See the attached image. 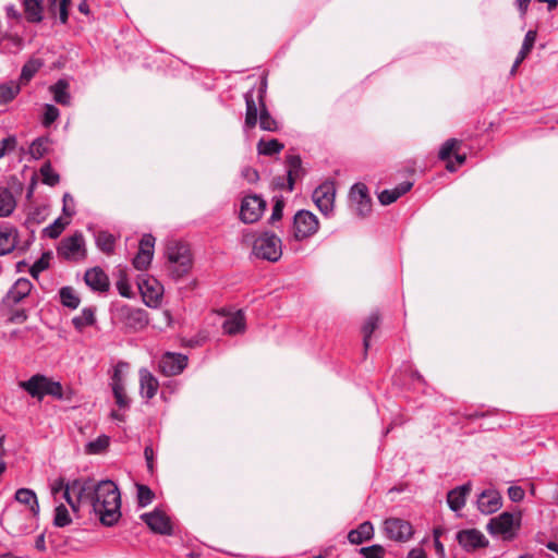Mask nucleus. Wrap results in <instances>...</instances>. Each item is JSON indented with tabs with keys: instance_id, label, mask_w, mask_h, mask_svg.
Returning a JSON list of instances; mask_svg holds the SVG:
<instances>
[{
	"instance_id": "obj_1",
	"label": "nucleus",
	"mask_w": 558,
	"mask_h": 558,
	"mask_svg": "<svg viewBox=\"0 0 558 558\" xmlns=\"http://www.w3.org/2000/svg\"><path fill=\"white\" fill-rule=\"evenodd\" d=\"M63 498L74 512L78 511L80 504H88L106 526L114 525L121 518L120 490L110 480L98 483L90 478L74 480L66 484Z\"/></svg>"
},
{
	"instance_id": "obj_2",
	"label": "nucleus",
	"mask_w": 558,
	"mask_h": 558,
	"mask_svg": "<svg viewBox=\"0 0 558 558\" xmlns=\"http://www.w3.org/2000/svg\"><path fill=\"white\" fill-rule=\"evenodd\" d=\"M168 268L173 278H181L192 267V256L187 244L179 241H170L166 247Z\"/></svg>"
},
{
	"instance_id": "obj_3",
	"label": "nucleus",
	"mask_w": 558,
	"mask_h": 558,
	"mask_svg": "<svg viewBox=\"0 0 558 558\" xmlns=\"http://www.w3.org/2000/svg\"><path fill=\"white\" fill-rule=\"evenodd\" d=\"M253 253L258 258L275 263L282 255L281 239L274 233L265 232L254 241Z\"/></svg>"
},
{
	"instance_id": "obj_4",
	"label": "nucleus",
	"mask_w": 558,
	"mask_h": 558,
	"mask_svg": "<svg viewBox=\"0 0 558 558\" xmlns=\"http://www.w3.org/2000/svg\"><path fill=\"white\" fill-rule=\"evenodd\" d=\"M86 253L85 239L81 232L63 238L57 247L58 256L69 262L83 260Z\"/></svg>"
},
{
	"instance_id": "obj_5",
	"label": "nucleus",
	"mask_w": 558,
	"mask_h": 558,
	"mask_svg": "<svg viewBox=\"0 0 558 558\" xmlns=\"http://www.w3.org/2000/svg\"><path fill=\"white\" fill-rule=\"evenodd\" d=\"M521 514L514 515L508 511L489 520L487 530L493 535H501L504 539L513 538L515 531L519 530Z\"/></svg>"
},
{
	"instance_id": "obj_6",
	"label": "nucleus",
	"mask_w": 558,
	"mask_h": 558,
	"mask_svg": "<svg viewBox=\"0 0 558 558\" xmlns=\"http://www.w3.org/2000/svg\"><path fill=\"white\" fill-rule=\"evenodd\" d=\"M117 319L128 329L140 331L148 325V313L144 308L121 305L116 312Z\"/></svg>"
},
{
	"instance_id": "obj_7",
	"label": "nucleus",
	"mask_w": 558,
	"mask_h": 558,
	"mask_svg": "<svg viewBox=\"0 0 558 558\" xmlns=\"http://www.w3.org/2000/svg\"><path fill=\"white\" fill-rule=\"evenodd\" d=\"M319 228L317 217L308 210H299L293 218V236L302 241L314 235Z\"/></svg>"
},
{
	"instance_id": "obj_8",
	"label": "nucleus",
	"mask_w": 558,
	"mask_h": 558,
	"mask_svg": "<svg viewBox=\"0 0 558 558\" xmlns=\"http://www.w3.org/2000/svg\"><path fill=\"white\" fill-rule=\"evenodd\" d=\"M266 209V202L259 195H246L243 197L240 207V219L244 223L258 221Z\"/></svg>"
},
{
	"instance_id": "obj_9",
	"label": "nucleus",
	"mask_w": 558,
	"mask_h": 558,
	"mask_svg": "<svg viewBox=\"0 0 558 558\" xmlns=\"http://www.w3.org/2000/svg\"><path fill=\"white\" fill-rule=\"evenodd\" d=\"M335 196L336 187L333 182L325 181L314 190L312 198L320 213L329 216L333 211Z\"/></svg>"
},
{
	"instance_id": "obj_10",
	"label": "nucleus",
	"mask_w": 558,
	"mask_h": 558,
	"mask_svg": "<svg viewBox=\"0 0 558 558\" xmlns=\"http://www.w3.org/2000/svg\"><path fill=\"white\" fill-rule=\"evenodd\" d=\"M384 531L388 538L397 542H407L413 535V529L410 522L398 518L385 520Z\"/></svg>"
},
{
	"instance_id": "obj_11",
	"label": "nucleus",
	"mask_w": 558,
	"mask_h": 558,
	"mask_svg": "<svg viewBox=\"0 0 558 558\" xmlns=\"http://www.w3.org/2000/svg\"><path fill=\"white\" fill-rule=\"evenodd\" d=\"M459 545L466 551H474L488 545V539L476 529L461 530L456 534Z\"/></svg>"
},
{
	"instance_id": "obj_12",
	"label": "nucleus",
	"mask_w": 558,
	"mask_h": 558,
	"mask_svg": "<svg viewBox=\"0 0 558 558\" xmlns=\"http://www.w3.org/2000/svg\"><path fill=\"white\" fill-rule=\"evenodd\" d=\"M187 366V356L181 353L166 352L159 362V369L165 376H177Z\"/></svg>"
},
{
	"instance_id": "obj_13",
	"label": "nucleus",
	"mask_w": 558,
	"mask_h": 558,
	"mask_svg": "<svg viewBox=\"0 0 558 558\" xmlns=\"http://www.w3.org/2000/svg\"><path fill=\"white\" fill-rule=\"evenodd\" d=\"M350 199L355 204V213L361 217L367 216L372 210V199L364 183H355L350 191Z\"/></svg>"
},
{
	"instance_id": "obj_14",
	"label": "nucleus",
	"mask_w": 558,
	"mask_h": 558,
	"mask_svg": "<svg viewBox=\"0 0 558 558\" xmlns=\"http://www.w3.org/2000/svg\"><path fill=\"white\" fill-rule=\"evenodd\" d=\"M155 238L151 234H144L140 241L138 252L133 258V266L137 270H145L151 263L154 255Z\"/></svg>"
},
{
	"instance_id": "obj_15",
	"label": "nucleus",
	"mask_w": 558,
	"mask_h": 558,
	"mask_svg": "<svg viewBox=\"0 0 558 558\" xmlns=\"http://www.w3.org/2000/svg\"><path fill=\"white\" fill-rule=\"evenodd\" d=\"M141 519L155 533L161 535L172 534V525L170 523V520L162 511L154 510L153 512L143 513L141 515Z\"/></svg>"
},
{
	"instance_id": "obj_16",
	"label": "nucleus",
	"mask_w": 558,
	"mask_h": 558,
	"mask_svg": "<svg viewBox=\"0 0 558 558\" xmlns=\"http://www.w3.org/2000/svg\"><path fill=\"white\" fill-rule=\"evenodd\" d=\"M477 509L484 514H492L502 506V498L496 489L483 490L476 500Z\"/></svg>"
},
{
	"instance_id": "obj_17",
	"label": "nucleus",
	"mask_w": 558,
	"mask_h": 558,
	"mask_svg": "<svg viewBox=\"0 0 558 558\" xmlns=\"http://www.w3.org/2000/svg\"><path fill=\"white\" fill-rule=\"evenodd\" d=\"M33 284L26 278H19L10 288L2 302L8 306H14L25 299L32 291Z\"/></svg>"
},
{
	"instance_id": "obj_18",
	"label": "nucleus",
	"mask_w": 558,
	"mask_h": 558,
	"mask_svg": "<svg viewBox=\"0 0 558 558\" xmlns=\"http://www.w3.org/2000/svg\"><path fill=\"white\" fill-rule=\"evenodd\" d=\"M84 280L85 283L94 291L105 292L109 289L108 276L99 267L88 269L85 272Z\"/></svg>"
},
{
	"instance_id": "obj_19",
	"label": "nucleus",
	"mask_w": 558,
	"mask_h": 558,
	"mask_svg": "<svg viewBox=\"0 0 558 558\" xmlns=\"http://www.w3.org/2000/svg\"><path fill=\"white\" fill-rule=\"evenodd\" d=\"M286 165L288 168L287 171V189L288 191H293L295 180L303 177L305 171L302 167V159L299 155H287Z\"/></svg>"
},
{
	"instance_id": "obj_20",
	"label": "nucleus",
	"mask_w": 558,
	"mask_h": 558,
	"mask_svg": "<svg viewBox=\"0 0 558 558\" xmlns=\"http://www.w3.org/2000/svg\"><path fill=\"white\" fill-rule=\"evenodd\" d=\"M138 374L142 397L146 399L154 398L159 387L157 378L147 368H141Z\"/></svg>"
},
{
	"instance_id": "obj_21",
	"label": "nucleus",
	"mask_w": 558,
	"mask_h": 558,
	"mask_svg": "<svg viewBox=\"0 0 558 558\" xmlns=\"http://www.w3.org/2000/svg\"><path fill=\"white\" fill-rule=\"evenodd\" d=\"M471 487H472V485L469 482V483H465L461 486H458V487L451 489L448 493L447 502H448L449 508L452 511H459L464 507L465 501H466V496L470 494Z\"/></svg>"
},
{
	"instance_id": "obj_22",
	"label": "nucleus",
	"mask_w": 558,
	"mask_h": 558,
	"mask_svg": "<svg viewBox=\"0 0 558 558\" xmlns=\"http://www.w3.org/2000/svg\"><path fill=\"white\" fill-rule=\"evenodd\" d=\"M265 87H260L257 92V98L260 106L259 111V128L264 131L276 132L278 131V122L271 117L264 102Z\"/></svg>"
},
{
	"instance_id": "obj_23",
	"label": "nucleus",
	"mask_w": 558,
	"mask_h": 558,
	"mask_svg": "<svg viewBox=\"0 0 558 558\" xmlns=\"http://www.w3.org/2000/svg\"><path fill=\"white\" fill-rule=\"evenodd\" d=\"M47 377L40 374L32 376L28 380L21 381L20 387L27 391L33 398L43 400L45 397Z\"/></svg>"
},
{
	"instance_id": "obj_24",
	"label": "nucleus",
	"mask_w": 558,
	"mask_h": 558,
	"mask_svg": "<svg viewBox=\"0 0 558 558\" xmlns=\"http://www.w3.org/2000/svg\"><path fill=\"white\" fill-rule=\"evenodd\" d=\"M25 19L29 23H40L44 19L43 0H22Z\"/></svg>"
},
{
	"instance_id": "obj_25",
	"label": "nucleus",
	"mask_w": 558,
	"mask_h": 558,
	"mask_svg": "<svg viewBox=\"0 0 558 558\" xmlns=\"http://www.w3.org/2000/svg\"><path fill=\"white\" fill-rule=\"evenodd\" d=\"M17 244V230L13 227L0 228V256L11 253Z\"/></svg>"
},
{
	"instance_id": "obj_26",
	"label": "nucleus",
	"mask_w": 558,
	"mask_h": 558,
	"mask_svg": "<svg viewBox=\"0 0 558 558\" xmlns=\"http://www.w3.org/2000/svg\"><path fill=\"white\" fill-rule=\"evenodd\" d=\"M374 536V526L369 521L361 523L356 529L351 530L348 534V539L351 544H362L363 542L372 539Z\"/></svg>"
},
{
	"instance_id": "obj_27",
	"label": "nucleus",
	"mask_w": 558,
	"mask_h": 558,
	"mask_svg": "<svg viewBox=\"0 0 558 558\" xmlns=\"http://www.w3.org/2000/svg\"><path fill=\"white\" fill-rule=\"evenodd\" d=\"M225 333L234 336L245 330V316L243 311H238L229 316L222 324Z\"/></svg>"
},
{
	"instance_id": "obj_28",
	"label": "nucleus",
	"mask_w": 558,
	"mask_h": 558,
	"mask_svg": "<svg viewBox=\"0 0 558 558\" xmlns=\"http://www.w3.org/2000/svg\"><path fill=\"white\" fill-rule=\"evenodd\" d=\"M14 498L17 502L27 506L34 517L38 515L39 504L34 490L29 488H20L15 492Z\"/></svg>"
},
{
	"instance_id": "obj_29",
	"label": "nucleus",
	"mask_w": 558,
	"mask_h": 558,
	"mask_svg": "<svg viewBox=\"0 0 558 558\" xmlns=\"http://www.w3.org/2000/svg\"><path fill=\"white\" fill-rule=\"evenodd\" d=\"M244 98H245V105H246L244 128L245 129H254L258 121V107L255 102L253 92L252 90L247 92L244 95Z\"/></svg>"
},
{
	"instance_id": "obj_30",
	"label": "nucleus",
	"mask_w": 558,
	"mask_h": 558,
	"mask_svg": "<svg viewBox=\"0 0 558 558\" xmlns=\"http://www.w3.org/2000/svg\"><path fill=\"white\" fill-rule=\"evenodd\" d=\"M43 65L44 61L38 58H32L28 61H26L25 64L22 66L21 75L17 82L20 86L27 84L41 69Z\"/></svg>"
},
{
	"instance_id": "obj_31",
	"label": "nucleus",
	"mask_w": 558,
	"mask_h": 558,
	"mask_svg": "<svg viewBox=\"0 0 558 558\" xmlns=\"http://www.w3.org/2000/svg\"><path fill=\"white\" fill-rule=\"evenodd\" d=\"M53 95V100L62 106L71 104V95L69 93V83L65 80H59L57 83L49 87Z\"/></svg>"
},
{
	"instance_id": "obj_32",
	"label": "nucleus",
	"mask_w": 558,
	"mask_h": 558,
	"mask_svg": "<svg viewBox=\"0 0 558 558\" xmlns=\"http://www.w3.org/2000/svg\"><path fill=\"white\" fill-rule=\"evenodd\" d=\"M96 323L95 307H84L80 315L72 318V324L77 331H83L87 326H93Z\"/></svg>"
},
{
	"instance_id": "obj_33",
	"label": "nucleus",
	"mask_w": 558,
	"mask_h": 558,
	"mask_svg": "<svg viewBox=\"0 0 558 558\" xmlns=\"http://www.w3.org/2000/svg\"><path fill=\"white\" fill-rule=\"evenodd\" d=\"M97 247L105 254L110 255L114 251L116 236L108 231H99L96 236Z\"/></svg>"
},
{
	"instance_id": "obj_34",
	"label": "nucleus",
	"mask_w": 558,
	"mask_h": 558,
	"mask_svg": "<svg viewBox=\"0 0 558 558\" xmlns=\"http://www.w3.org/2000/svg\"><path fill=\"white\" fill-rule=\"evenodd\" d=\"M59 296L61 304L65 307L76 310L80 306V296L72 287H62L59 291Z\"/></svg>"
},
{
	"instance_id": "obj_35",
	"label": "nucleus",
	"mask_w": 558,
	"mask_h": 558,
	"mask_svg": "<svg viewBox=\"0 0 558 558\" xmlns=\"http://www.w3.org/2000/svg\"><path fill=\"white\" fill-rule=\"evenodd\" d=\"M21 92V86L15 81L0 84V105L12 101Z\"/></svg>"
},
{
	"instance_id": "obj_36",
	"label": "nucleus",
	"mask_w": 558,
	"mask_h": 558,
	"mask_svg": "<svg viewBox=\"0 0 558 558\" xmlns=\"http://www.w3.org/2000/svg\"><path fill=\"white\" fill-rule=\"evenodd\" d=\"M284 148V145L276 138L268 141L260 140L257 143V151L259 155L274 156L279 154Z\"/></svg>"
},
{
	"instance_id": "obj_37",
	"label": "nucleus",
	"mask_w": 558,
	"mask_h": 558,
	"mask_svg": "<svg viewBox=\"0 0 558 558\" xmlns=\"http://www.w3.org/2000/svg\"><path fill=\"white\" fill-rule=\"evenodd\" d=\"M15 208V199L9 189L0 190V217H7Z\"/></svg>"
},
{
	"instance_id": "obj_38",
	"label": "nucleus",
	"mask_w": 558,
	"mask_h": 558,
	"mask_svg": "<svg viewBox=\"0 0 558 558\" xmlns=\"http://www.w3.org/2000/svg\"><path fill=\"white\" fill-rule=\"evenodd\" d=\"M378 322H379V316L377 313H372L366 322L364 323L363 327H362V332H363V343H364V348H365V351L368 349L369 347V341H371V337H372V333L375 331V329L377 328L378 326Z\"/></svg>"
},
{
	"instance_id": "obj_39",
	"label": "nucleus",
	"mask_w": 558,
	"mask_h": 558,
	"mask_svg": "<svg viewBox=\"0 0 558 558\" xmlns=\"http://www.w3.org/2000/svg\"><path fill=\"white\" fill-rule=\"evenodd\" d=\"M50 144L49 137H37L29 146V154L34 159H40L48 153Z\"/></svg>"
},
{
	"instance_id": "obj_40",
	"label": "nucleus",
	"mask_w": 558,
	"mask_h": 558,
	"mask_svg": "<svg viewBox=\"0 0 558 558\" xmlns=\"http://www.w3.org/2000/svg\"><path fill=\"white\" fill-rule=\"evenodd\" d=\"M138 288L144 298H149L150 301L157 302L160 298V288L157 281L150 283L149 280H143L138 283Z\"/></svg>"
},
{
	"instance_id": "obj_41",
	"label": "nucleus",
	"mask_w": 558,
	"mask_h": 558,
	"mask_svg": "<svg viewBox=\"0 0 558 558\" xmlns=\"http://www.w3.org/2000/svg\"><path fill=\"white\" fill-rule=\"evenodd\" d=\"M40 174L43 182L49 186H54L59 183L60 177L52 170L50 161H46L40 168Z\"/></svg>"
},
{
	"instance_id": "obj_42",
	"label": "nucleus",
	"mask_w": 558,
	"mask_h": 558,
	"mask_svg": "<svg viewBox=\"0 0 558 558\" xmlns=\"http://www.w3.org/2000/svg\"><path fill=\"white\" fill-rule=\"evenodd\" d=\"M72 522L69 510L62 504L56 507L53 524L58 527H64Z\"/></svg>"
},
{
	"instance_id": "obj_43",
	"label": "nucleus",
	"mask_w": 558,
	"mask_h": 558,
	"mask_svg": "<svg viewBox=\"0 0 558 558\" xmlns=\"http://www.w3.org/2000/svg\"><path fill=\"white\" fill-rule=\"evenodd\" d=\"M50 9L52 11L58 7L59 10V20L61 24H66L69 19V5L71 0H49Z\"/></svg>"
},
{
	"instance_id": "obj_44",
	"label": "nucleus",
	"mask_w": 558,
	"mask_h": 558,
	"mask_svg": "<svg viewBox=\"0 0 558 558\" xmlns=\"http://www.w3.org/2000/svg\"><path fill=\"white\" fill-rule=\"evenodd\" d=\"M50 253L46 252L37 259L29 268V274L34 279H37L39 274L49 267Z\"/></svg>"
},
{
	"instance_id": "obj_45",
	"label": "nucleus",
	"mask_w": 558,
	"mask_h": 558,
	"mask_svg": "<svg viewBox=\"0 0 558 558\" xmlns=\"http://www.w3.org/2000/svg\"><path fill=\"white\" fill-rule=\"evenodd\" d=\"M112 388V392L116 399V403L120 409H128L130 407V399L128 398L124 389V385L116 384Z\"/></svg>"
},
{
	"instance_id": "obj_46",
	"label": "nucleus",
	"mask_w": 558,
	"mask_h": 558,
	"mask_svg": "<svg viewBox=\"0 0 558 558\" xmlns=\"http://www.w3.org/2000/svg\"><path fill=\"white\" fill-rule=\"evenodd\" d=\"M68 223V221H63L61 218H58L44 229V234L50 239H57Z\"/></svg>"
},
{
	"instance_id": "obj_47",
	"label": "nucleus",
	"mask_w": 558,
	"mask_h": 558,
	"mask_svg": "<svg viewBox=\"0 0 558 558\" xmlns=\"http://www.w3.org/2000/svg\"><path fill=\"white\" fill-rule=\"evenodd\" d=\"M154 499L153 490L146 485H137V502L140 507L148 506Z\"/></svg>"
},
{
	"instance_id": "obj_48",
	"label": "nucleus",
	"mask_w": 558,
	"mask_h": 558,
	"mask_svg": "<svg viewBox=\"0 0 558 558\" xmlns=\"http://www.w3.org/2000/svg\"><path fill=\"white\" fill-rule=\"evenodd\" d=\"M460 142L456 138L447 140L439 149L438 157L440 160H448L453 150L459 146Z\"/></svg>"
},
{
	"instance_id": "obj_49",
	"label": "nucleus",
	"mask_w": 558,
	"mask_h": 558,
	"mask_svg": "<svg viewBox=\"0 0 558 558\" xmlns=\"http://www.w3.org/2000/svg\"><path fill=\"white\" fill-rule=\"evenodd\" d=\"M360 554L364 558H383L385 555V548L381 545L375 544L367 547H362Z\"/></svg>"
},
{
	"instance_id": "obj_50",
	"label": "nucleus",
	"mask_w": 558,
	"mask_h": 558,
	"mask_svg": "<svg viewBox=\"0 0 558 558\" xmlns=\"http://www.w3.org/2000/svg\"><path fill=\"white\" fill-rule=\"evenodd\" d=\"M45 396H52L59 400L63 398V389L59 381H53L47 378L45 387Z\"/></svg>"
},
{
	"instance_id": "obj_51",
	"label": "nucleus",
	"mask_w": 558,
	"mask_h": 558,
	"mask_svg": "<svg viewBox=\"0 0 558 558\" xmlns=\"http://www.w3.org/2000/svg\"><path fill=\"white\" fill-rule=\"evenodd\" d=\"M60 116V111L59 109L53 106V105H49L47 104L45 106V112H44V118H43V125L44 126H49L50 124H52Z\"/></svg>"
},
{
	"instance_id": "obj_52",
	"label": "nucleus",
	"mask_w": 558,
	"mask_h": 558,
	"mask_svg": "<svg viewBox=\"0 0 558 558\" xmlns=\"http://www.w3.org/2000/svg\"><path fill=\"white\" fill-rule=\"evenodd\" d=\"M109 446V437L106 435L99 436L94 441L88 444V450L92 453H99Z\"/></svg>"
},
{
	"instance_id": "obj_53",
	"label": "nucleus",
	"mask_w": 558,
	"mask_h": 558,
	"mask_svg": "<svg viewBox=\"0 0 558 558\" xmlns=\"http://www.w3.org/2000/svg\"><path fill=\"white\" fill-rule=\"evenodd\" d=\"M398 198H399V196H398V193L395 191V189H392V190H384L378 195V201L384 206H387V205H390V204L395 203Z\"/></svg>"
},
{
	"instance_id": "obj_54",
	"label": "nucleus",
	"mask_w": 558,
	"mask_h": 558,
	"mask_svg": "<svg viewBox=\"0 0 558 558\" xmlns=\"http://www.w3.org/2000/svg\"><path fill=\"white\" fill-rule=\"evenodd\" d=\"M283 207H284L283 199L277 198L274 204V207H272L271 216L269 218L270 223H275L276 221H278L282 218Z\"/></svg>"
},
{
	"instance_id": "obj_55",
	"label": "nucleus",
	"mask_w": 558,
	"mask_h": 558,
	"mask_svg": "<svg viewBox=\"0 0 558 558\" xmlns=\"http://www.w3.org/2000/svg\"><path fill=\"white\" fill-rule=\"evenodd\" d=\"M536 37H537V32L535 29L527 31V33L524 36L521 49H523L530 53L534 47Z\"/></svg>"
},
{
	"instance_id": "obj_56",
	"label": "nucleus",
	"mask_w": 558,
	"mask_h": 558,
	"mask_svg": "<svg viewBox=\"0 0 558 558\" xmlns=\"http://www.w3.org/2000/svg\"><path fill=\"white\" fill-rule=\"evenodd\" d=\"M524 495H525V493H524L523 488L520 486H510L508 488L509 499L513 502L521 501L524 498Z\"/></svg>"
},
{
	"instance_id": "obj_57",
	"label": "nucleus",
	"mask_w": 558,
	"mask_h": 558,
	"mask_svg": "<svg viewBox=\"0 0 558 558\" xmlns=\"http://www.w3.org/2000/svg\"><path fill=\"white\" fill-rule=\"evenodd\" d=\"M128 363L125 362H119L117 366L114 367V372L111 376V387H113L116 384L123 385L122 375H121V367H126Z\"/></svg>"
},
{
	"instance_id": "obj_58",
	"label": "nucleus",
	"mask_w": 558,
	"mask_h": 558,
	"mask_svg": "<svg viewBox=\"0 0 558 558\" xmlns=\"http://www.w3.org/2000/svg\"><path fill=\"white\" fill-rule=\"evenodd\" d=\"M242 177L248 182V183H255L258 181L259 179V174L257 172V170L251 168V167H245L243 170H242Z\"/></svg>"
},
{
	"instance_id": "obj_59",
	"label": "nucleus",
	"mask_w": 558,
	"mask_h": 558,
	"mask_svg": "<svg viewBox=\"0 0 558 558\" xmlns=\"http://www.w3.org/2000/svg\"><path fill=\"white\" fill-rule=\"evenodd\" d=\"M27 317L28 316H27L26 311L21 308V310L14 311L11 314V316L9 317V322L14 323V324H22V323L26 322Z\"/></svg>"
},
{
	"instance_id": "obj_60",
	"label": "nucleus",
	"mask_w": 558,
	"mask_h": 558,
	"mask_svg": "<svg viewBox=\"0 0 558 558\" xmlns=\"http://www.w3.org/2000/svg\"><path fill=\"white\" fill-rule=\"evenodd\" d=\"M117 288L120 293V295L124 298H131L132 296V290L129 282L124 279H121L117 282Z\"/></svg>"
},
{
	"instance_id": "obj_61",
	"label": "nucleus",
	"mask_w": 558,
	"mask_h": 558,
	"mask_svg": "<svg viewBox=\"0 0 558 558\" xmlns=\"http://www.w3.org/2000/svg\"><path fill=\"white\" fill-rule=\"evenodd\" d=\"M74 199L73 197L69 194V193H65L63 195V208H62V211L65 216L68 217H72L74 215V209H71L69 204H73Z\"/></svg>"
},
{
	"instance_id": "obj_62",
	"label": "nucleus",
	"mask_w": 558,
	"mask_h": 558,
	"mask_svg": "<svg viewBox=\"0 0 558 558\" xmlns=\"http://www.w3.org/2000/svg\"><path fill=\"white\" fill-rule=\"evenodd\" d=\"M412 186H413L412 182L404 181V182H401L400 184H398L395 187V191L398 193V196L401 197L402 195L408 193L412 189Z\"/></svg>"
},
{
	"instance_id": "obj_63",
	"label": "nucleus",
	"mask_w": 558,
	"mask_h": 558,
	"mask_svg": "<svg viewBox=\"0 0 558 558\" xmlns=\"http://www.w3.org/2000/svg\"><path fill=\"white\" fill-rule=\"evenodd\" d=\"M66 484L68 483H65L63 478H58L57 481H54V483L51 486L52 495L56 496L60 492H63L66 487Z\"/></svg>"
},
{
	"instance_id": "obj_64",
	"label": "nucleus",
	"mask_w": 558,
	"mask_h": 558,
	"mask_svg": "<svg viewBox=\"0 0 558 558\" xmlns=\"http://www.w3.org/2000/svg\"><path fill=\"white\" fill-rule=\"evenodd\" d=\"M144 456L147 462V468L149 469V471H153L154 450L150 446L145 447Z\"/></svg>"
}]
</instances>
